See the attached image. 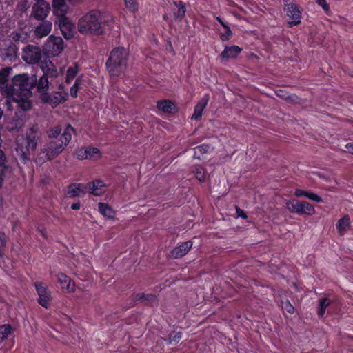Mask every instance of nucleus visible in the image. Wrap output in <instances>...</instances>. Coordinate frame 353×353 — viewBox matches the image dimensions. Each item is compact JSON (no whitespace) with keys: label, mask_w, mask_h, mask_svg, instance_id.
Returning <instances> with one entry per match:
<instances>
[{"label":"nucleus","mask_w":353,"mask_h":353,"mask_svg":"<svg viewBox=\"0 0 353 353\" xmlns=\"http://www.w3.org/2000/svg\"><path fill=\"white\" fill-rule=\"evenodd\" d=\"M12 71L11 67H5L0 70L1 94L8 101L16 102L21 110H29L32 106L30 98L32 96V88L37 84V77L22 73L14 75L9 82L8 77Z\"/></svg>","instance_id":"f257e3e1"},{"label":"nucleus","mask_w":353,"mask_h":353,"mask_svg":"<svg viewBox=\"0 0 353 353\" xmlns=\"http://www.w3.org/2000/svg\"><path fill=\"white\" fill-rule=\"evenodd\" d=\"M109 17L99 10H92L80 18L78 22L79 32L92 35H102L108 26Z\"/></svg>","instance_id":"f03ea898"},{"label":"nucleus","mask_w":353,"mask_h":353,"mask_svg":"<svg viewBox=\"0 0 353 353\" xmlns=\"http://www.w3.org/2000/svg\"><path fill=\"white\" fill-rule=\"evenodd\" d=\"M129 50L124 47L114 48L106 61V70L110 77H118L128 67Z\"/></svg>","instance_id":"7ed1b4c3"},{"label":"nucleus","mask_w":353,"mask_h":353,"mask_svg":"<svg viewBox=\"0 0 353 353\" xmlns=\"http://www.w3.org/2000/svg\"><path fill=\"white\" fill-rule=\"evenodd\" d=\"M75 133L74 128L68 124L58 139L51 140L44 145L43 153L46 159L50 161L58 157L70 142L72 134Z\"/></svg>","instance_id":"20e7f679"},{"label":"nucleus","mask_w":353,"mask_h":353,"mask_svg":"<svg viewBox=\"0 0 353 353\" xmlns=\"http://www.w3.org/2000/svg\"><path fill=\"white\" fill-rule=\"evenodd\" d=\"M283 10L285 16L288 18L287 23L289 28H292L301 24L302 19L303 9L295 1V0H283Z\"/></svg>","instance_id":"39448f33"},{"label":"nucleus","mask_w":353,"mask_h":353,"mask_svg":"<svg viewBox=\"0 0 353 353\" xmlns=\"http://www.w3.org/2000/svg\"><path fill=\"white\" fill-rule=\"evenodd\" d=\"M40 138L41 132L36 127L33 126L27 131L26 151H23L21 155V159L23 163H26L30 160V152L35 150Z\"/></svg>","instance_id":"423d86ee"},{"label":"nucleus","mask_w":353,"mask_h":353,"mask_svg":"<svg viewBox=\"0 0 353 353\" xmlns=\"http://www.w3.org/2000/svg\"><path fill=\"white\" fill-rule=\"evenodd\" d=\"M286 208L290 212L299 215H313L316 212L314 207L310 203L295 199H290L286 203Z\"/></svg>","instance_id":"0eeeda50"},{"label":"nucleus","mask_w":353,"mask_h":353,"mask_svg":"<svg viewBox=\"0 0 353 353\" xmlns=\"http://www.w3.org/2000/svg\"><path fill=\"white\" fill-rule=\"evenodd\" d=\"M34 287L38 294V303L43 307L48 309L50 307L52 295L51 292L49 290L48 286L41 281H36Z\"/></svg>","instance_id":"6e6552de"},{"label":"nucleus","mask_w":353,"mask_h":353,"mask_svg":"<svg viewBox=\"0 0 353 353\" xmlns=\"http://www.w3.org/2000/svg\"><path fill=\"white\" fill-rule=\"evenodd\" d=\"M43 48L48 54L57 56L63 50V40L61 37L51 35L45 43Z\"/></svg>","instance_id":"1a4fd4ad"},{"label":"nucleus","mask_w":353,"mask_h":353,"mask_svg":"<svg viewBox=\"0 0 353 353\" xmlns=\"http://www.w3.org/2000/svg\"><path fill=\"white\" fill-rule=\"evenodd\" d=\"M41 99L43 103L50 104L52 108H56L59 104L68 99V94L61 91L47 92L41 96Z\"/></svg>","instance_id":"9d476101"},{"label":"nucleus","mask_w":353,"mask_h":353,"mask_svg":"<svg viewBox=\"0 0 353 353\" xmlns=\"http://www.w3.org/2000/svg\"><path fill=\"white\" fill-rule=\"evenodd\" d=\"M23 60L28 64L37 63L41 59V52L39 47L28 45L22 52Z\"/></svg>","instance_id":"9b49d317"},{"label":"nucleus","mask_w":353,"mask_h":353,"mask_svg":"<svg viewBox=\"0 0 353 353\" xmlns=\"http://www.w3.org/2000/svg\"><path fill=\"white\" fill-rule=\"evenodd\" d=\"M59 27L65 39L68 40L73 37V25L65 14L59 15Z\"/></svg>","instance_id":"f8f14e48"},{"label":"nucleus","mask_w":353,"mask_h":353,"mask_svg":"<svg viewBox=\"0 0 353 353\" xmlns=\"http://www.w3.org/2000/svg\"><path fill=\"white\" fill-rule=\"evenodd\" d=\"M50 5L45 1H38L32 7V14L37 20H44L50 10Z\"/></svg>","instance_id":"ddd939ff"},{"label":"nucleus","mask_w":353,"mask_h":353,"mask_svg":"<svg viewBox=\"0 0 353 353\" xmlns=\"http://www.w3.org/2000/svg\"><path fill=\"white\" fill-rule=\"evenodd\" d=\"M193 243L192 241H187L176 246L170 252L171 256L174 259H179L187 254L192 249Z\"/></svg>","instance_id":"4468645a"},{"label":"nucleus","mask_w":353,"mask_h":353,"mask_svg":"<svg viewBox=\"0 0 353 353\" xmlns=\"http://www.w3.org/2000/svg\"><path fill=\"white\" fill-rule=\"evenodd\" d=\"M210 100V94H205L203 97L199 101L194 108V114L192 116V119L199 120L202 115L205 108L207 106Z\"/></svg>","instance_id":"2eb2a0df"},{"label":"nucleus","mask_w":353,"mask_h":353,"mask_svg":"<svg viewBox=\"0 0 353 353\" xmlns=\"http://www.w3.org/2000/svg\"><path fill=\"white\" fill-rule=\"evenodd\" d=\"M241 52L242 48L238 46H225L219 57L222 59L228 61L229 59H236Z\"/></svg>","instance_id":"dca6fc26"},{"label":"nucleus","mask_w":353,"mask_h":353,"mask_svg":"<svg viewBox=\"0 0 353 353\" xmlns=\"http://www.w3.org/2000/svg\"><path fill=\"white\" fill-rule=\"evenodd\" d=\"M90 186V194L94 196H101L105 192L107 185L101 179L94 180L89 182Z\"/></svg>","instance_id":"f3484780"},{"label":"nucleus","mask_w":353,"mask_h":353,"mask_svg":"<svg viewBox=\"0 0 353 353\" xmlns=\"http://www.w3.org/2000/svg\"><path fill=\"white\" fill-rule=\"evenodd\" d=\"M159 110L165 113H174L178 110L176 105L169 99H161L157 102Z\"/></svg>","instance_id":"a211bd4d"},{"label":"nucleus","mask_w":353,"mask_h":353,"mask_svg":"<svg viewBox=\"0 0 353 353\" xmlns=\"http://www.w3.org/2000/svg\"><path fill=\"white\" fill-rule=\"evenodd\" d=\"M57 281L62 289H65L69 292H74L75 290L74 281L65 274L59 273L57 274Z\"/></svg>","instance_id":"6ab92c4d"},{"label":"nucleus","mask_w":353,"mask_h":353,"mask_svg":"<svg viewBox=\"0 0 353 353\" xmlns=\"http://www.w3.org/2000/svg\"><path fill=\"white\" fill-rule=\"evenodd\" d=\"M350 218L348 215L343 216L336 224V228L340 235H343L350 227Z\"/></svg>","instance_id":"aec40b11"},{"label":"nucleus","mask_w":353,"mask_h":353,"mask_svg":"<svg viewBox=\"0 0 353 353\" xmlns=\"http://www.w3.org/2000/svg\"><path fill=\"white\" fill-rule=\"evenodd\" d=\"M52 27V25L51 22L48 21H43L36 28L35 34L40 38L46 37L50 32Z\"/></svg>","instance_id":"412c9836"},{"label":"nucleus","mask_w":353,"mask_h":353,"mask_svg":"<svg viewBox=\"0 0 353 353\" xmlns=\"http://www.w3.org/2000/svg\"><path fill=\"white\" fill-rule=\"evenodd\" d=\"M15 329L9 323L0 325V344L14 334Z\"/></svg>","instance_id":"4be33fe9"},{"label":"nucleus","mask_w":353,"mask_h":353,"mask_svg":"<svg viewBox=\"0 0 353 353\" xmlns=\"http://www.w3.org/2000/svg\"><path fill=\"white\" fill-rule=\"evenodd\" d=\"M98 210L103 216L110 219H114L115 212L109 204L99 202Z\"/></svg>","instance_id":"5701e85b"},{"label":"nucleus","mask_w":353,"mask_h":353,"mask_svg":"<svg viewBox=\"0 0 353 353\" xmlns=\"http://www.w3.org/2000/svg\"><path fill=\"white\" fill-rule=\"evenodd\" d=\"M157 300V296L154 294H145V293H137L135 294L134 301H140L145 305L152 303Z\"/></svg>","instance_id":"b1692460"},{"label":"nucleus","mask_w":353,"mask_h":353,"mask_svg":"<svg viewBox=\"0 0 353 353\" xmlns=\"http://www.w3.org/2000/svg\"><path fill=\"white\" fill-rule=\"evenodd\" d=\"M174 4L177 7V10L174 13V19L176 21H181L185 15V5L181 1H174Z\"/></svg>","instance_id":"393cba45"},{"label":"nucleus","mask_w":353,"mask_h":353,"mask_svg":"<svg viewBox=\"0 0 353 353\" xmlns=\"http://www.w3.org/2000/svg\"><path fill=\"white\" fill-rule=\"evenodd\" d=\"M37 86V91L41 93V96L43 94H46L49 88V80L48 78L43 74L39 81L37 80V84L32 88V90Z\"/></svg>","instance_id":"a878e982"},{"label":"nucleus","mask_w":353,"mask_h":353,"mask_svg":"<svg viewBox=\"0 0 353 353\" xmlns=\"http://www.w3.org/2000/svg\"><path fill=\"white\" fill-rule=\"evenodd\" d=\"M52 7L56 14H66L68 6L65 0H52Z\"/></svg>","instance_id":"bb28decb"},{"label":"nucleus","mask_w":353,"mask_h":353,"mask_svg":"<svg viewBox=\"0 0 353 353\" xmlns=\"http://www.w3.org/2000/svg\"><path fill=\"white\" fill-rule=\"evenodd\" d=\"M78 186H81L77 183H72L68 185V190L65 193L66 196L69 198H76L83 196L81 194V189L78 188Z\"/></svg>","instance_id":"cd10ccee"},{"label":"nucleus","mask_w":353,"mask_h":353,"mask_svg":"<svg viewBox=\"0 0 353 353\" xmlns=\"http://www.w3.org/2000/svg\"><path fill=\"white\" fill-rule=\"evenodd\" d=\"M42 70L43 72V75L46 77L49 78H55L58 77L59 72L57 71L56 67L52 63V62H50V64L48 65L46 64L45 67H42Z\"/></svg>","instance_id":"c85d7f7f"},{"label":"nucleus","mask_w":353,"mask_h":353,"mask_svg":"<svg viewBox=\"0 0 353 353\" xmlns=\"http://www.w3.org/2000/svg\"><path fill=\"white\" fill-rule=\"evenodd\" d=\"M10 170V166L8 164V157L5 152L0 149V170L2 175H6Z\"/></svg>","instance_id":"c756f323"},{"label":"nucleus","mask_w":353,"mask_h":353,"mask_svg":"<svg viewBox=\"0 0 353 353\" xmlns=\"http://www.w3.org/2000/svg\"><path fill=\"white\" fill-rule=\"evenodd\" d=\"M79 72V66L77 63L74 65L70 66L66 71L65 83L70 84L76 77Z\"/></svg>","instance_id":"7c9ffc66"},{"label":"nucleus","mask_w":353,"mask_h":353,"mask_svg":"<svg viewBox=\"0 0 353 353\" xmlns=\"http://www.w3.org/2000/svg\"><path fill=\"white\" fill-rule=\"evenodd\" d=\"M88 160H98L101 158L102 153L99 149L92 145L87 146Z\"/></svg>","instance_id":"2f4dec72"},{"label":"nucleus","mask_w":353,"mask_h":353,"mask_svg":"<svg viewBox=\"0 0 353 353\" xmlns=\"http://www.w3.org/2000/svg\"><path fill=\"white\" fill-rule=\"evenodd\" d=\"M330 303L331 301L326 297L319 299L317 310V314L319 317H322L325 314L326 309Z\"/></svg>","instance_id":"473e14b6"},{"label":"nucleus","mask_w":353,"mask_h":353,"mask_svg":"<svg viewBox=\"0 0 353 353\" xmlns=\"http://www.w3.org/2000/svg\"><path fill=\"white\" fill-rule=\"evenodd\" d=\"M208 149H209V146L205 144H202V145L196 146L194 149V154L193 156L194 158L200 159H201L200 155L205 154L208 152Z\"/></svg>","instance_id":"72a5a7b5"},{"label":"nucleus","mask_w":353,"mask_h":353,"mask_svg":"<svg viewBox=\"0 0 353 353\" xmlns=\"http://www.w3.org/2000/svg\"><path fill=\"white\" fill-rule=\"evenodd\" d=\"M47 136L50 139H58V137L60 136L62 134L61 133V128L60 126H55L54 128H51L46 132Z\"/></svg>","instance_id":"f704fd0d"},{"label":"nucleus","mask_w":353,"mask_h":353,"mask_svg":"<svg viewBox=\"0 0 353 353\" xmlns=\"http://www.w3.org/2000/svg\"><path fill=\"white\" fill-rule=\"evenodd\" d=\"M194 173L196 178L200 181L203 182L205 181V169L201 165H196L194 170Z\"/></svg>","instance_id":"c9c22d12"},{"label":"nucleus","mask_w":353,"mask_h":353,"mask_svg":"<svg viewBox=\"0 0 353 353\" xmlns=\"http://www.w3.org/2000/svg\"><path fill=\"white\" fill-rule=\"evenodd\" d=\"M7 244V238L4 232H0V259H1L5 253Z\"/></svg>","instance_id":"e433bc0d"},{"label":"nucleus","mask_w":353,"mask_h":353,"mask_svg":"<svg viewBox=\"0 0 353 353\" xmlns=\"http://www.w3.org/2000/svg\"><path fill=\"white\" fill-rule=\"evenodd\" d=\"M223 28L225 29V32L220 33L219 37L222 41H228L232 37V31L228 25H226Z\"/></svg>","instance_id":"4c0bfd02"},{"label":"nucleus","mask_w":353,"mask_h":353,"mask_svg":"<svg viewBox=\"0 0 353 353\" xmlns=\"http://www.w3.org/2000/svg\"><path fill=\"white\" fill-rule=\"evenodd\" d=\"M125 3L127 9L132 12H135L138 10L137 0H125Z\"/></svg>","instance_id":"58836bf2"},{"label":"nucleus","mask_w":353,"mask_h":353,"mask_svg":"<svg viewBox=\"0 0 353 353\" xmlns=\"http://www.w3.org/2000/svg\"><path fill=\"white\" fill-rule=\"evenodd\" d=\"M281 303H282L281 307H282V310L283 312H286L289 313L290 314H292L294 313V307L291 304V303L290 302V301L288 299H286L285 301H282Z\"/></svg>","instance_id":"ea45409f"},{"label":"nucleus","mask_w":353,"mask_h":353,"mask_svg":"<svg viewBox=\"0 0 353 353\" xmlns=\"http://www.w3.org/2000/svg\"><path fill=\"white\" fill-rule=\"evenodd\" d=\"M87 147H81L77 150L76 157L79 160H85L88 157Z\"/></svg>","instance_id":"a19ab883"},{"label":"nucleus","mask_w":353,"mask_h":353,"mask_svg":"<svg viewBox=\"0 0 353 353\" xmlns=\"http://www.w3.org/2000/svg\"><path fill=\"white\" fill-rule=\"evenodd\" d=\"M182 338V332H176L175 333H173L172 334H170L169 337V343H174V344H176L179 342L181 339Z\"/></svg>","instance_id":"79ce46f5"},{"label":"nucleus","mask_w":353,"mask_h":353,"mask_svg":"<svg viewBox=\"0 0 353 353\" xmlns=\"http://www.w3.org/2000/svg\"><path fill=\"white\" fill-rule=\"evenodd\" d=\"M77 184L81 185V186H78V188L81 189V194H82V196H84L87 192L90 193V186L89 185V183H77Z\"/></svg>","instance_id":"37998d69"},{"label":"nucleus","mask_w":353,"mask_h":353,"mask_svg":"<svg viewBox=\"0 0 353 353\" xmlns=\"http://www.w3.org/2000/svg\"><path fill=\"white\" fill-rule=\"evenodd\" d=\"M306 198L317 203L323 202L322 198L314 192H307Z\"/></svg>","instance_id":"c03bdc74"},{"label":"nucleus","mask_w":353,"mask_h":353,"mask_svg":"<svg viewBox=\"0 0 353 353\" xmlns=\"http://www.w3.org/2000/svg\"><path fill=\"white\" fill-rule=\"evenodd\" d=\"M316 3L321 6L326 13L330 12V6L325 0H316Z\"/></svg>","instance_id":"a18cd8bd"},{"label":"nucleus","mask_w":353,"mask_h":353,"mask_svg":"<svg viewBox=\"0 0 353 353\" xmlns=\"http://www.w3.org/2000/svg\"><path fill=\"white\" fill-rule=\"evenodd\" d=\"M79 87H77V84H74L71 88H70V95L73 97V98H77V96H78V91L79 90Z\"/></svg>","instance_id":"49530a36"},{"label":"nucleus","mask_w":353,"mask_h":353,"mask_svg":"<svg viewBox=\"0 0 353 353\" xmlns=\"http://www.w3.org/2000/svg\"><path fill=\"white\" fill-rule=\"evenodd\" d=\"M236 215L238 217H241L243 219H245L248 218L246 213L243 210H241V208H239L237 206L236 207Z\"/></svg>","instance_id":"de8ad7c7"},{"label":"nucleus","mask_w":353,"mask_h":353,"mask_svg":"<svg viewBox=\"0 0 353 353\" xmlns=\"http://www.w3.org/2000/svg\"><path fill=\"white\" fill-rule=\"evenodd\" d=\"M307 191L301 190V189H296L294 191V196L296 197L305 196L306 197Z\"/></svg>","instance_id":"09e8293b"},{"label":"nucleus","mask_w":353,"mask_h":353,"mask_svg":"<svg viewBox=\"0 0 353 353\" xmlns=\"http://www.w3.org/2000/svg\"><path fill=\"white\" fill-rule=\"evenodd\" d=\"M277 96L279 97L283 98V99H288L289 96L288 95V93L284 92L283 90H279L276 92Z\"/></svg>","instance_id":"8fccbe9b"},{"label":"nucleus","mask_w":353,"mask_h":353,"mask_svg":"<svg viewBox=\"0 0 353 353\" xmlns=\"http://www.w3.org/2000/svg\"><path fill=\"white\" fill-rule=\"evenodd\" d=\"M81 208V203L80 201L75 202L72 204L71 209L73 210H78Z\"/></svg>","instance_id":"3c124183"},{"label":"nucleus","mask_w":353,"mask_h":353,"mask_svg":"<svg viewBox=\"0 0 353 353\" xmlns=\"http://www.w3.org/2000/svg\"><path fill=\"white\" fill-rule=\"evenodd\" d=\"M345 147L347 152L353 154V143H348Z\"/></svg>","instance_id":"603ef678"},{"label":"nucleus","mask_w":353,"mask_h":353,"mask_svg":"<svg viewBox=\"0 0 353 353\" xmlns=\"http://www.w3.org/2000/svg\"><path fill=\"white\" fill-rule=\"evenodd\" d=\"M216 20L222 26V27H225L226 25H228L225 22L223 21V19L220 17H216Z\"/></svg>","instance_id":"864d4df0"},{"label":"nucleus","mask_w":353,"mask_h":353,"mask_svg":"<svg viewBox=\"0 0 353 353\" xmlns=\"http://www.w3.org/2000/svg\"><path fill=\"white\" fill-rule=\"evenodd\" d=\"M82 83V79L81 77H77V79L75 80V82L74 84H77V87L80 88V85Z\"/></svg>","instance_id":"5fc2aeb1"},{"label":"nucleus","mask_w":353,"mask_h":353,"mask_svg":"<svg viewBox=\"0 0 353 353\" xmlns=\"http://www.w3.org/2000/svg\"><path fill=\"white\" fill-rule=\"evenodd\" d=\"M5 176H6V175H2L1 173L0 172V187L2 185V183L3 182V179H4Z\"/></svg>","instance_id":"6e6d98bb"},{"label":"nucleus","mask_w":353,"mask_h":353,"mask_svg":"<svg viewBox=\"0 0 353 353\" xmlns=\"http://www.w3.org/2000/svg\"><path fill=\"white\" fill-rule=\"evenodd\" d=\"M3 115V110L0 108V119L2 118Z\"/></svg>","instance_id":"4d7b16f0"},{"label":"nucleus","mask_w":353,"mask_h":353,"mask_svg":"<svg viewBox=\"0 0 353 353\" xmlns=\"http://www.w3.org/2000/svg\"><path fill=\"white\" fill-rule=\"evenodd\" d=\"M41 234L44 238H46V234L43 232H41Z\"/></svg>","instance_id":"13d9d810"},{"label":"nucleus","mask_w":353,"mask_h":353,"mask_svg":"<svg viewBox=\"0 0 353 353\" xmlns=\"http://www.w3.org/2000/svg\"><path fill=\"white\" fill-rule=\"evenodd\" d=\"M163 19H166V15H164Z\"/></svg>","instance_id":"bf43d9fd"}]
</instances>
